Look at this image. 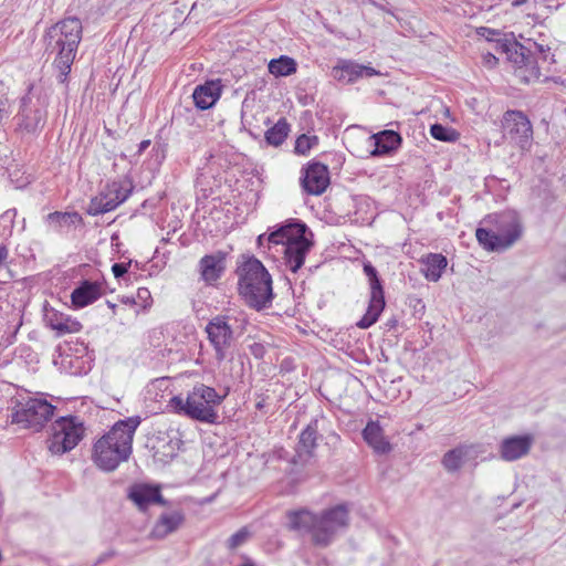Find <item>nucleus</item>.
<instances>
[{"instance_id":"f257e3e1","label":"nucleus","mask_w":566,"mask_h":566,"mask_svg":"<svg viewBox=\"0 0 566 566\" xmlns=\"http://www.w3.org/2000/svg\"><path fill=\"white\" fill-rule=\"evenodd\" d=\"M289 527L292 531L311 534L314 546L325 548L349 524V511L345 504L326 509L321 513L307 510L289 512Z\"/></svg>"},{"instance_id":"f03ea898","label":"nucleus","mask_w":566,"mask_h":566,"mask_svg":"<svg viewBox=\"0 0 566 566\" xmlns=\"http://www.w3.org/2000/svg\"><path fill=\"white\" fill-rule=\"evenodd\" d=\"M140 422L138 416L118 420L94 443L92 459L97 468L111 472L129 459L134 434Z\"/></svg>"},{"instance_id":"7ed1b4c3","label":"nucleus","mask_w":566,"mask_h":566,"mask_svg":"<svg viewBox=\"0 0 566 566\" xmlns=\"http://www.w3.org/2000/svg\"><path fill=\"white\" fill-rule=\"evenodd\" d=\"M83 27L80 19L71 17L50 27L44 34L45 52L54 55L53 67L56 78L65 83L82 40Z\"/></svg>"},{"instance_id":"20e7f679","label":"nucleus","mask_w":566,"mask_h":566,"mask_svg":"<svg viewBox=\"0 0 566 566\" xmlns=\"http://www.w3.org/2000/svg\"><path fill=\"white\" fill-rule=\"evenodd\" d=\"M238 274L239 292L245 303L256 311L269 307L273 298L272 279L261 261L248 258Z\"/></svg>"},{"instance_id":"39448f33","label":"nucleus","mask_w":566,"mask_h":566,"mask_svg":"<svg viewBox=\"0 0 566 566\" xmlns=\"http://www.w3.org/2000/svg\"><path fill=\"white\" fill-rule=\"evenodd\" d=\"M224 396H219L214 388L199 384L184 399L180 396H174L169 400V406L177 413L185 415L190 419L216 423L218 413L214 406L220 405Z\"/></svg>"},{"instance_id":"423d86ee","label":"nucleus","mask_w":566,"mask_h":566,"mask_svg":"<svg viewBox=\"0 0 566 566\" xmlns=\"http://www.w3.org/2000/svg\"><path fill=\"white\" fill-rule=\"evenodd\" d=\"M522 234L520 220L514 213H502L496 217V230L478 228L475 237L480 245L488 251H503L513 245Z\"/></svg>"},{"instance_id":"0eeeda50","label":"nucleus","mask_w":566,"mask_h":566,"mask_svg":"<svg viewBox=\"0 0 566 566\" xmlns=\"http://www.w3.org/2000/svg\"><path fill=\"white\" fill-rule=\"evenodd\" d=\"M54 409L53 405L41 398L18 400L11 413V422L38 432L53 416Z\"/></svg>"},{"instance_id":"6e6552de","label":"nucleus","mask_w":566,"mask_h":566,"mask_svg":"<svg viewBox=\"0 0 566 566\" xmlns=\"http://www.w3.org/2000/svg\"><path fill=\"white\" fill-rule=\"evenodd\" d=\"M53 434L48 448L53 454H63L74 449L84 436V427L77 417H61L52 426Z\"/></svg>"},{"instance_id":"1a4fd4ad","label":"nucleus","mask_w":566,"mask_h":566,"mask_svg":"<svg viewBox=\"0 0 566 566\" xmlns=\"http://www.w3.org/2000/svg\"><path fill=\"white\" fill-rule=\"evenodd\" d=\"M228 315H216L206 325L205 332L213 347L214 358L222 361L234 342V331Z\"/></svg>"},{"instance_id":"9d476101","label":"nucleus","mask_w":566,"mask_h":566,"mask_svg":"<svg viewBox=\"0 0 566 566\" xmlns=\"http://www.w3.org/2000/svg\"><path fill=\"white\" fill-rule=\"evenodd\" d=\"M503 138L515 144L521 149L531 145L533 137L532 124L521 111H506L502 119Z\"/></svg>"},{"instance_id":"9b49d317","label":"nucleus","mask_w":566,"mask_h":566,"mask_svg":"<svg viewBox=\"0 0 566 566\" xmlns=\"http://www.w3.org/2000/svg\"><path fill=\"white\" fill-rule=\"evenodd\" d=\"M509 45L505 56L517 67L523 80L530 82L533 78H538L541 75L538 61L532 55V49L514 39Z\"/></svg>"},{"instance_id":"f8f14e48","label":"nucleus","mask_w":566,"mask_h":566,"mask_svg":"<svg viewBox=\"0 0 566 566\" xmlns=\"http://www.w3.org/2000/svg\"><path fill=\"white\" fill-rule=\"evenodd\" d=\"M301 184L308 195L319 196L329 185V171L326 165L313 161L303 169Z\"/></svg>"},{"instance_id":"ddd939ff","label":"nucleus","mask_w":566,"mask_h":566,"mask_svg":"<svg viewBox=\"0 0 566 566\" xmlns=\"http://www.w3.org/2000/svg\"><path fill=\"white\" fill-rule=\"evenodd\" d=\"M370 286V298L365 315L357 322V326L361 329L369 328L379 318L385 308V295L379 276L368 280Z\"/></svg>"},{"instance_id":"4468645a","label":"nucleus","mask_w":566,"mask_h":566,"mask_svg":"<svg viewBox=\"0 0 566 566\" xmlns=\"http://www.w3.org/2000/svg\"><path fill=\"white\" fill-rule=\"evenodd\" d=\"M297 232L296 240L290 242L283 250L285 264L294 273L302 268L312 247V242L305 237L304 228L300 227Z\"/></svg>"},{"instance_id":"2eb2a0df","label":"nucleus","mask_w":566,"mask_h":566,"mask_svg":"<svg viewBox=\"0 0 566 566\" xmlns=\"http://www.w3.org/2000/svg\"><path fill=\"white\" fill-rule=\"evenodd\" d=\"M318 437V420L314 419L300 434L294 463L304 464L314 457Z\"/></svg>"},{"instance_id":"dca6fc26","label":"nucleus","mask_w":566,"mask_h":566,"mask_svg":"<svg viewBox=\"0 0 566 566\" xmlns=\"http://www.w3.org/2000/svg\"><path fill=\"white\" fill-rule=\"evenodd\" d=\"M128 499L132 500L140 511L147 510L151 504H167V501L160 493V488L149 484H134L130 486Z\"/></svg>"},{"instance_id":"f3484780","label":"nucleus","mask_w":566,"mask_h":566,"mask_svg":"<svg viewBox=\"0 0 566 566\" xmlns=\"http://www.w3.org/2000/svg\"><path fill=\"white\" fill-rule=\"evenodd\" d=\"M45 223L52 231L64 234L72 231L77 226H83L84 221L82 216L76 211H54L45 217Z\"/></svg>"},{"instance_id":"a211bd4d","label":"nucleus","mask_w":566,"mask_h":566,"mask_svg":"<svg viewBox=\"0 0 566 566\" xmlns=\"http://www.w3.org/2000/svg\"><path fill=\"white\" fill-rule=\"evenodd\" d=\"M334 77L339 82L353 83L360 77H371L378 72L366 65L357 64L352 61H343L333 69Z\"/></svg>"},{"instance_id":"6ab92c4d","label":"nucleus","mask_w":566,"mask_h":566,"mask_svg":"<svg viewBox=\"0 0 566 566\" xmlns=\"http://www.w3.org/2000/svg\"><path fill=\"white\" fill-rule=\"evenodd\" d=\"M533 439L530 436H514L506 438L500 446L502 459L515 461L528 453Z\"/></svg>"},{"instance_id":"aec40b11","label":"nucleus","mask_w":566,"mask_h":566,"mask_svg":"<svg viewBox=\"0 0 566 566\" xmlns=\"http://www.w3.org/2000/svg\"><path fill=\"white\" fill-rule=\"evenodd\" d=\"M371 139L374 140V149L370 151V155L374 157L397 150L402 142L400 134L391 129L379 132L373 135Z\"/></svg>"},{"instance_id":"412c9836","label":"nucleus","mask_w":566,"mask_h":566,"mask_svg":"<svg viewBox=\"0 0 566 566\" xmlns=\"http://www.w3.org/2000/svg\"><path fill=\"white\" fill-rule=\"evenodd\" d=\"M221 86L218 82H206L203 85H199L192 93L195 105L199 109H208L212 107L218 98L220 97Z\"/></svg>"},{"instance_id":"4be33fe9","label":"nucleus","mask_w":566,"mask_h":566,"mask_svg":"<svg viewBox=\"0 0 566 566\" xmlns=\"http://www.w3.org/2000/svg\"><path fill=\"white\" fill-rule=\"evenodd\" d=\"M363 437L377 454H387L391 451V444L385 438L378 422L369 421L363 430Z\"/></svg>"},{"instance_id":"5701e85b","label":"nucleus","mask_w":566,"mask_h":566,"mask_svg":"<svg viewBox=\"0 0 566 566\" xmlns=\"http://www.w3.org/2000/svg\"><path fill=\"white\" fill-rule=\"evenodd\" d=\"M300 227L304 228V231H307V227L305 223L300 221H292L286 224L281 226L266 237L268 244L282 245V250L290 244V242L296 240L298 234Z\"/></svg>"},{"instance_id":"b1692460","label":"nucleus","mask_w":566,"mask_h":566,"mask_svg":"<svg viewBox=\"0 0 566 566\" xmlns=\"http://www.w3.org/2000/svg\"><path fill=\"white\" fill-rule=\"evenodd\" d=\"M101 296V285L97 282L83 281L71 294L74 306L84 307Z\"/></svg>"},{"instance_id":"393cba45","label":"nucleus","mask_w":566,"mask_h":566,"mask_svg":"<svg viewBox=\"0 0 566 566\" xmlns=\"http://www.w3.org/2000/svg\"><path fill=\"white\" fill-rule=\"evenodd\" d=\"M224 269V254L222 252L205 255L200 260V272L206 282L217 281Z\"/></svg>"},{"instance_id":"a878e982","label":"nucleus","mask_w":566,"mask_h":566,"mask_svg":"<svg viewBox=\"0 0 566 566\" xmlns=\"http://www.w3.org/2000/svg\"><path fill=\"white\" fill-rule=\"evenodd\" d=\"M184 520V514L180 511L161 514L151 531V536L154 538L166 537L170 533L177 531Z\"/></svg>"},{"instance_id":"bb28decb","label":"nucleus","mask_w":566,"mask_h":566,"mask_svg":"<svg viewBox=\"0 0 566 566\" xmlns=\"http://www.w3.org/2000/svg\"><path fill=\"white\" fill-rule=\"evenodd\" d=\"M46 322L56 332L57 336L77 333L82 328L81 323L56 311L46 314Z\"/></svg>"},{"instance_id":"cd10ccee","label":"nucleus","mask_w":566,"mask_h":566,"mask_svg":"<svg viewBox=\"0 0 566 566\" xmlns=\"http://www.w3.org/2000/svg\"><path fill=\"white\" fill-rule=\"evenodd\" d=\"M45 113L41 108L23 107L19 126L28 133H34L44 125Z\"/></svg>"},{"instance_id":"c85d7f7f","label":"nucleus","mask_w":566,"mask_h":566,"mask_svg":"<svg viewBox=\"0 0 566 566\" xmlns=\"http://www.w3.org/2000/svg\"><path fill=\"white\" fill-rule=\"evenodd\" d=\"M424 269L422 270L427 280L437 282L442 274V271L447 268V258L440 253H430L423 260Z\"/></svg>"},{"instance_id":"c756f323","label":"nucleus","mask_w":566,"mask_h":566,"mask_svg":"<svg viewBox=\"0 0 566 566\" xmlns=\"http://www.w3.org/2000/svg\"><path fill=\"white\" fill-rule=\"evenodd\" d=\"M118 207V201H112L111 196L104 189L99 195L91 199L87 207V213L91 216H98L109 212Z\"/></svg>"},{"instance_id":"7c9ffc66","label":"nucleus","mask_w":566,"mask_h":566,"mask_svg":"<svg viewBox=\"0 0 566 566\" xmlns=\"http://www.w3.org/2000/svg\"><path fill=\"white\" fill-rule=\"evenodd\" d=\"M297 64L294 59L281 55L269 63V72L274 76H289L296 72Z\"/></svg>"},{"instance_id":"2f4dec72","label":"nucleus","mask_w":566,"mask_h":566,"mask_svg":"<svg viewBox=\"0 0 566 566\" xmlns=\"http://www.w3.org/2000/svg\"><path fill=\"white\" fill-rule=\"evenodd\" d=\"M290 132V125L285 118H281L273 127L265 132V140L269 145L280 146L284 143Z\"/></svg>"},{"instance_id":"473e14b6","label":"nucleus","mask_w":566,"mask_h":566,"mask_svg":"<svg viewBox=\"0 0 566 566\" xmlns=\"http://www.w3.org/2000/svg\"><path fill=\"white\" fill-rule=\"evenodd\" d=\"M467 451L463 447L449 450L442 458V464L449 472L459 470L463 463Z\"/></svg>"},{"instance_id":"72a5a7b5","label":"nucleus","mask_w":566,"mask_h":566,"mask_svg":"<svg viewBox=\"0 0 566 566\" xmlns=\"http://www.w3.org/2000/svg\"><path fill=\"white\" fill-rule=\"evenodd\" d=\"M431 136L441 142H455L459 137V134L450 127H446L442 124H433L430 127Z\"/></svg>"},{"instance_id":"f704fd0d","label":"nucleus","mask_w":566,"mask_h":566,"mask_svg":"<svg viewBox=\"0 0 566 566\" xmlns=\"http://www.w3.org/2000/svg\"><path fill=\"white\" fill-rule=\"evenodd\" d=\"M112 201H118V206L124 202L130 195V189L126 188L119 181H113L105 187Z\"/></svg>"},{"instance_id":"c9c22d12","label":"nucleus","mask_w":566,"mask_h":566,"mask_svg":"<svg viewBox=\"0 0 566 566\" xmlns=\"http://www.w3.org/2000/svg\"><path fill=\"white\" fill-rule=\"evenodd\" d=\"M318 145V137L316 135L302 134L295 142L294 150L298 155H306L313 147Z\"/></svg>"},{"instance_id":"e433bc0d","label":"nucleus","mask_w":566,"mask_h":566,"mask_svg":"<svg viewBox=\"0 0 566 566\" xmlns=\"http://www.w3.org/2000/svg\"><path fill=\"white\" fill-rule=\"evenodd\" d=\"M528 48L532 49V55L535 60L538 61V66L541 67V63H551L553 62V54L551 53V48L545 46L543 44H538L533 42Z\"/></svg>"},{"instance_id":"4c0bfd02","label":"nucleus","mask_w":566,"mask_h":566,"mask_svg":"<svg viewBox=\"0 0 566 566\" xmlns=\"http://www.w3.org/2000/svg\"><path fill=\"white\" fill-rule=\"evenodd\" d=\"M249 537H250L249 530L247 527H242L238 532H235L233 535L230 536V538L227 541V547L230 551H233V549L240 547L241 545H243L244 543H247Z\"/></svg>"},{"instance_id":"58836bf2","label":"nucleus","mask_w":566,"mask_h":566,"mask_svg":"<svg viewBox=\"0 0 566 566\" xmlns=\"http://www.w3.org/2000/svg\"><path fill=\"white\" fill-rule=\"evenodd\" d=\"M511 41H513V39H507L505 35H501L494 41V43H492L494 52L506 55L510 46L509 43H511Z\"/></svg>"},{"instance_id":"ea45409f","label":"nucleus","mask_w":566,"mask_h":566,"mask_svg":"<svg viewBox=\"0 0 566 566\" xmlns=\"http://www.w3.org/2000/svg\"><path fill=\"white\" fill-rule=\"evenodd\" d=\"M478 34L491 43H494V41L502 35L499 31L485 27L479 28Z\"/></svg>"},{"instance_id":"a19ab883","label":"nucleus","mask_w":566,"mask_h":566,"mask_svg":"<svg viewBox=\"0 0 566 566\" xmlns=\"http://www.w3.org/2000/svg\"><path fill=\"white\" fill-rule=\"evenodd\" d=\"M130 265V262L128 263H114L112 266L113 274L116 279L123 277Z\"/></svg>"},{"instance_id":"79ce46f5","label":"nucleus","mask_w":566,"mask_h":566,"mask_svg":"<svg viewBox=\"0 0 566 566\" xmlns=\"http://www.w3.org/2000/svg\"><path fill=\"white\" fill-rule=\"evenodd\" d=\"M137 297L144 303V308L150 305L151 295L148 289L139 287L137 291Z\"/></svg>"},{"instance_id":"37998d69","label":"nucleus","mask_w":566,"mask_h":566,"mask_svg":"<svg viewBox=\"0 0 566 566\" xmlns=\"http://www.w3.org/2000/svg\"><path fill=\"white\" fill-rule=\"evenodd\" d=\"M483 64L488 67H494L497 64V57L492 52L483 53Z\"/></svg>"},{"instance_id":"c03bdc74","label":"nucleus","mask_w":566,"mask_h":566,"mask_svg":"<svg viewBox=\"0 0 566 566\" xmlns=\"http://www.w3.org/2000/svg\"><path fill=\"white\" fill-rule=\"evenodd\" d=\"M364 273L368 277V280L374 279L378 276V272L375 266H373L370 263L364 264Z\"/></svg>"},{"instance_id":"a18cd8bd","label":"nucleus","mask_w":566,"mask_h":566,"mask_svg":"<svg viewBox=\"0 0 566 566\" xmlns=\"http://www.w3.org/2000/svg\"><path fill=\"white\" fill-rule=\"evenodd\" d=\"M9 256V251L7 245L3 243H0V268L6 263L7 259Z\"/></svg>"},{"instance_id":"49530a36","label":"nucleus","mask_w":566,"mask_h":566,"mask_svg":"<svg viewBox=\"0 0 566 566\" xmlns=\"http://www.w3.org/2000/svg\"><path fill=\"white\" fill-rule=\"evenodd\" d=\"M115 555H116V552H115V551H113V549H109V551H107V552L103 553V554L97 558V560H96V565H97V564H102V563H104V562L108 560L109 558L114 557Z\"/></svg>"},{"instance_id":"de8ad7c7","label":"nucleus","mask_w":566,"mask_h":566,"mask_svg":"<svg viewBox=\"0 0 566 566\" xmlns=\"http://www.w3.org/2000/svg\"><path fill=\"white\" fill-rule=\"evenodd\" d=\"M150 145V140L149 139H145L143 142H140V144L138 145V154L140 155L142 153H144Z\"/></svg>"},{"instance_id":"09e8293b","label":"nucleus","mask_w":566,"mask_h":566,"mask_svg":"<svg viewBox=\"0 0 566 566\" xmlns=\"http://www.w3.org/2000/svg\"><path fill=\"white\" fill-rule=\"evenodd\" d=\"M558 274L560 275V277L566 280V260L559 265Z\"/></svg>"},{"instance_id":"8fccbe9b","label":"nucleus","mask_w":566,"mask_h":566,"mask_svg":"<svg viewBox=\"0 0 566 566\" xmlns=\"http://www.w3.org/2000/svg\"><path fill=\"white\" fill-rule=\"evenodd\" d=\"M266 237H268V235H266L265 233H264V234H260V235L258 237L256 242H258V245H259V247H264V244H265V243H268V241H266Z\"/></svg>"},{"instance_id":"3c124183","label":"nucleus","mask_w":566,"mask_h":566,"mask_svg":"<svg viewBox=\"0 0 566 566\" xmlns=\"http://www.w3.org/2000/svg\"><path fill=\"white\" fill-rule=\"evenodd\" d=\"M264 406H265V401H264V399H261L260 401H258V402L255 403V407H256V409H259V410L263 409V408H264Z\"/></svg>"},{"instance_id":"603ef678","label":"nucleus","mask_w":566,"mask_h":566,"mask_svg":"<svg viewBox=\"0 0 566 566\" xmlns=\"http://www.w3.org/2000/svg\"><path fill=\"white\" fill-rule=\"evenodd\" d=\"M123 302H125L127 304H135L136 303V301L134 298H130V297L123 298Z\"/></svg>"},{"instance_id":"864d4df0","label":"nucleus","mask_w":566,"mask_h":566,"mask_svg":"<svg viewBox=\"0 0 566 566\" xmlns=\"http://www.w3.org/2000/svg\"><path fill=\"white\" fill-rule=\"evenodd\" d=\"M242 566H255L253 562L251 560H248L245 564H243Z\"/></svg>"},{"instance_id":"5fc2aeb1","label":"nucleus","mask_w":566,"mask_h":566,"mask_svg":"<svg viewBox=\"0 0 566 566\" xmlns=\"http://www.w3.org/2000/svg\"><path fill=\"white\" fill-rule=\"evenodd\" d=\"M108 305H109L112 308H114V307H115V305H114L113 303H109V302H108Z\"/></svg>"}]
</instances>
